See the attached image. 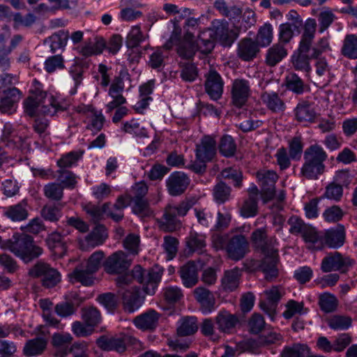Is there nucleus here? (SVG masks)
I'll return each mask as SVG.
<instances>
[{"label": "nucleus", "mask_w": 357, "mask_h": 357, "mask_svg": "<svg viewBox=\"0 0 357 357\" xmlns=\"http://www.w3.org/2000/svg\"><path fill=\"white\" fill-rule=\"evenodd\" d=\"M267 299L271 303V305L262 301L260 303V307L273 320L275 315V307L274 303L278 302L282 297V291L279 287L273 286L270 289L264 291Z\"/></svg>", "instance_id": "cd10ccee"}, {"label": "nucleus", "mask_w": 357, "mask_h": 357, "mask_svg": "<svg viewBox=\"0 0 357 357\" xmlns=\"http://www.w3.org/2000/svg\"><path fill=\"white\" fill-rule=\"evenodd\" d=\"M205 90L213 100H218L223 92V81L220 74L214 69H211L205 75Z\"/></svg>", "instance_id": "dca6fc26"}, {"label": "nucleus", "mask_w": 357, "mask_h": 357, "mask_svg": "<svg viewBox=\"0 0 357 357\" xmlns=\"http://www.w3.org/2000/svg\"><path fill=\"white\" fill-rule=\"evenodd\" d=\"M30 93L24 102L25 112L29 116H33L36 111L53 116L58 111L63 110L53 96L43 90L42 84L37 79L33 80Z\"/></svg>", "instance_id": "f257e3e1"}, {"label": "nucleus", "mask_w": 357, "mask_h": 357, "mask_svg": "<svg viewBox=\"0 0 357 357\" xmlns=\"http://www.w3.org/2000/svg\"><path fill=\"white\" fill-rule=\"evenodd\" d=\"M178 240L173 236H166L164 237L163 248L167 254V259H172L178 250Z\"/></svg>", "instance_id": "338daca9"}, {"label": "nucleus", "mask_w": 357, "mask_h": 357, "mask_svg": "<svg viewBox=\"0 0 357 357\" xmlns=\"http://www.w3.org/2000/svg\"><path fill=\"white\" fill-rule=\"evenodd\" d=\"M186 244L192 252H202L206 246L205 238L201 234L191 232L187 238Z\"/></svg>", "instance_id": "5fc2aeb1"}, {"label": "nucleus", "mask_w": 357, "mask_h": 357, "mask_svg": "<svg viewBox=\"0 0 357 357\" xmlns=\"http://www.w3.org/2000/svg\"><path fill=\"white\" fill-rule=\"evenodd\" d=\"M250 85L248 80L236 79L231 86V101L237 107H241L250 95Z\"/></svg>", "instance_id": "2eb2a0df"}, {"label": "nucleus", "mask_w": 357, "mask_h": 357, "mask_svg": "<svg viewBox=\"0 0 357 357\" xmlns=\"http://www.w3.org/2000/svg\"><path fill=\"white\" fill-rule=\"evenodd\" d=\"M138 341L129 335H116L114 337L101 336L97 340L98 347L105 351H116L123 353L128 344H135Z\"/></svg>", "instance_id": "9b49d317"}, {"label": "nucleus", "mask_w": 357, "mask_h": 357, "mask_svg": "<svg viewBox=\"0 0 357 357\" xmlns=\"http://www.w3.org/2000/svg\"><path fill=\"white\" fill-rule=\"evenodd\" d=\"M338 304L339 302L336 296L331 293L325 292L319 296V307L325 313L335 311Z\"/></svg>", "instance_id": "ea45409f"}, {"label": "nucleus", "mask_w": 357, "mask_h": 357, "mask_svg": "<svg viewBox=\"0 0 357 357\" xmlns=\"http://www.w3.org/2000/svg\"><path fill=\"white\" fill-rule=\"evenodd\" d=\"M231 188L222 181L218 183L213 190V196L215 202L222 204L229 200Z\"/></svg>", "instance_id": "37998d69"}, {"label": "nucleus", "mask_w": 357, "mask_h": 357, "mask_svg": "<svg viewBox=\"0 0 357 357\" xmlns=\"http://www.w3.org/2000/svg\"><path fill=\"white\" fill-rule=\"evenodd\" d=\"M311 48L298 45L297 50L291 56V63L296 70L309 73L311 70L310 61L312 59V54H309Z\"/></svg>", "instance_id": "a211bd4d"}, {"label": "nucleus", "mask_w": 357, "mask_h": 357, "mask_svg": "<svg viewBox=\"0 0 357 357\" xmlns=\"http://www.w3.org/2000/svg\"><path fill=\"white\" fill-rule=\"evenodd\" d=\"M193 294L203 313H211L214 310L215 298L210 290L204 287H198L194 289Z\"/></svg>", "instance_id": "6ab92c4d"}, {"label": "nucleus", "mask_w": 357, "mask_h": 357, "mask_svg": "<svg viewBox=\"0 0 357 357\" xmlns=\"http://www.w3.org/2000/svg\"><path fill=\"white\" fill-rule=\"evenodd\" d=\"M47 340L43 337H36L28 340L23 349V354L27 356L41 354L46 349Z\"/></svg>", "instance_id": "72a5a7b5"}, {"label": "nucleus", "mask_w": 357, "mask_h": 357, "mask_svg": "<svg viewBox=\"0 0 357 357\" xmlns=\"http://www.w3.org/2000/svg\"><path fill=\"white\" fill-rule=\"evenodd\" d=\"M144 40L142 32L139 26H134L128 35L126 45L128 48H133L139 45Z\"/></svg>", "instance_id": "774afa93"}, {"label": "nucleus", "mask_w": 357, "mask_h": 357, "mask_svg": "<svg viewBox=\"0 0 357 357\" xmlns=\"http://www.w3.org/2000/svg\"><path fill=\"white\" fill-rule=\"evenodd\" d=\"M251 241L255 249L264 256L278 259V251L275 248L277 241L275 237H268L265 228H259L252 231Z\"/></svg>", "instance_id": "423d86ee"}, {"label": "nucleus", "mask_w": 357, "mask_h": 357, "mask_svg": "<svg viewBox=\"0 0 357 357\" xmlns=\"http://www.w3.org/2000/svg\"><path fill=\"white\" fill-rule=\"evenodd\" d=\"M28 273L32 278H40L42 286L47 289L56 287L61 280V274L57 269L41 261L34 264Z\"/></svg>", "instance_id": "39448f33"}, {"label": "nucleus", "mask_w": 357, "mask_h": 357, "mask_svg": "<svg viewBox=\"0 0 357 357\" xmlns=\"http://www.w3.org/2000/svg\"><path fill=\"white\" fill-rule=\"evenodd\" d=\"M219 150L226 157L234 155L236 150L234 139L230 135H224L220 139Z\"/></svg>", "instance_id": "13d9d810"}, {"label": "nucleus", "mask_w": 357, "mask_h": 357, "mask_svg": "<svg viewBox=\"0 0 357 357\" xmlns=\"http://www.w3.org/2000/svg\"><path fill=\"white\" fill-rule=\"evenodd\" d=\"M104 256L105 254L102 251L99 250L95 252L90 256L86 263L84 264L85 268H87L90 272L94 274L99 269Z\"/></svg>", "instance_id": "69168bd1"}, {"label": "nucleus", "mask_w": 357, "mask_h": 357, "mask_svg": "<svg viewBox=\"0 0 357 357\" xmlns=\"http://www.w3.org/2000/svg\"><path fill=\"white\" fill-rule=\"evenodd\" d=\"M0 247L8 249L25 263L31 262L43 253V249L35 245L33 238L26 234L14 235L8 241H3L0 236Z\"/></svg>", "instance_id": "f03ea898"}, {"label": "nucleus", "mask_w": 357, "mask_h": 357, "mask_svg": "<svg viewBox=\"0 0 357 357\" xmlns=\"http://www.w3.org/2000/svg\"><path fill=\"white\" fill-rule=\"evenodd\" d=\"M287 55V50L282 43H278L269 47L266 53L265 63L268 66L274 67Z\"/></svg>", "instance_id": "c85d7f7f"}, {"label": "nucleus", "mask_w": 357, "mask_h": 357, "mask_svg": "<svg viewBox=\"0 0 357 357\" xmlns=\"http://www.w3.org/2000/svg\"><path fill=\"white\" fill-rule=\"evenodd\" d=\"M336 19L337 17L331 10L321 11L317 15L319 32L321 33L327 30Z\"/></svg>", "instance_id": "603ef678"}, {"label": "nucleus", "mask_w": 357, "mask_h": 357, "mask_svg": "<svg viewBox=\"0 0 357 357\" xmlns=\"http://www.w3.org/2000/svg\"><path fill=\"white\" fill-rule=\"evenodd\" d=\"M107 238L105 227L98 225L85 237L84 241L80 245L82 249L94 248L102 245Z\"/></svg>", "instance_id": "393cba45"}, {"label": "nucleus", "mask_w": 357, "mask_h": 357, "mask_svg": "<svg viewBox=\"0 0 357 357\" xmlns=\"http://www.w3.org/2000/svg\"><path fill=\"white\" fill-rule=\"evenodd\" d=\"M214 8L223 16L229 19H234L240 16L242 10L240 8L233 6L229 7L225 0H216Z\"/></svg>", "instance_id": "c03bdc74"}, {"label": "nucleus", "mask_w": 357, "mask_h": 357, "mask_svg": "<svg viewBox=\"0 0 357 357\" xmlns=\"http://www.w3.org/2000/svg\"><path fill=\"white\" fill-rule=\"evenodd\" d=\"M261 98L267 108L273 112H282L285 109L284 101L276 93L264 92L261 94Z\"/></svg>", "instance_id": "c9c22d12"}, {"label": "nucleus", "mask_w": 357, "mask_h": 357, "mask_svg": "<svg viewBox=\"0 0 357 357\" xmlns=\"http://www.w3.org/2000/svg\"><path fill=\"white\" fill-rule=\"evenodd\" d=\"M278 259L264 256L260 262L252 259H247L244 263V266L248 271H262L265 279L267 281H272L278 276Z\"/></svg>", "instance_id": "0eeeda50"}, {"label": "nucleus", "mask_w": 357, "mask_h": 357, "mask_svg": "<svg viewBox=\"0 0 357 357\" xmlns=\"http://www.w3.org/2000/svg\"><path fill=\"white\" fill-rule=\"evenodd\" d=\"M82 302V298L76 292L69 293L65 296L64 301L54 306V312L61 318L71 317L76 313Z\"/></svg>", "instance_id": "4468645a"}, {"label": "nucleus", "mask_w": 357, "mask_h": 357, "mask_svg": "<svg viewBox=\"0 0 357 357\" xmlns=\"http://www.w3.org/2000/svg\"><path fill=\"white\" fill-rule=\"evenodd\" d=\"M257 213V198L253 196H250L246 199L241 208V214L244 218H250L256 215Z\"/></svg>", "instance_id": "680f3d73"}, {"label": "nucleus", "mask_w": 357, "mask_h": 357, "mask_svg": "<svg viewBox=\"0 0 357 357\" xmlns=\"http://www.w3.org/2000/svg\"><path fill=\"white\" fill-rule=\"evenodd\" d=\"M193 205L192 200L185 199L178 206H167L162 217L158 220L160 229L165 231H174L180 228L181 223L178 216H184Z\"/></svg>", "instance_id": "20e7f679"}, {"label": "nucleus", "mask_w": 357, "mask_h": 357, "mask_svg": "<svg viewBox=\"0 0 357 357\" xmlns=\"http://www.w3.org/2000/svg\"><path fill=\"white\" fill-rule=\"evenodd\" d=\"M304 163L301 169V176L309 179L316 180L325 170L324 162L327 158V154L322 147L319 145H312L304 151Z\"/></svg>", "instance_id": "7ed1b4c3"}, {"label": "nucleus", "mask_w": 357, "mask_h": 357, "mask_svg": "<svg viewBox=\"0 0 357 357\" xmlns=\"http://www.w3.org/2000/svg\"><path fill=\"white\" fill-rule=\"evenodd\" d=\"M160 314L153 310H150L133 319L135 326L142 330H153L158 324L160 319Z\"/></svg>", "instance_id": "b1692460"}, {"label": "nucleus", "mask_w": 357, "mask_h": 357, "mask_svg": "<svg viewBox=\"0 0 357 357\" xmlns=\"http://www.w3.org/2000/svg\"><path fill=\"white\" fill-rule=\"evenodd\" d=\"M218 329L224 333H231L239 323L238 317L228 311H220L215 318Z\"/></svg>", "instance_id": "aec40b11"}, {"label": "nucleus", "mask_w": 357, "mask_h": 357, "mask_svg": "<svg viewBox=\"0 0 357 357\" xmlns=\"http://www.w3.org/2000/svg\"><path fill=\"white\" fill-rule=\"evenodd\" d=\"M287 89L296 94H301L305 89L304 82L296 73H289L285 79Z\"/></svg>", "instance_id": "3c124183"}, {"label": "nucleus", "mask_w": 357, "mask_h": 357, "mask_svg": "<svg viewBox=\"0 0 357 357\" xmlns=\"http://www.w3.org/2000/svg\"><path fill=\"white\" fill-rule=\"evenodd\" d=\"M326 321L331 328L343 331L351 326L352 319L348 316L335 314L328 318Z\"/></svg>", "instance_id": "de8ad7c7"}, {"label": "nucleus", "mask_w": 357, "mask_h": 357, "mask_svg": "<svg viewBox=\"0 0 357 357\" xmlns=\"http://www.w3.org/2000/svg\"><path fill=\"white\" fill-rule=\"evenodd\" d=\"M68 38V31L60 30L46 39L45 42L50 43L51 51L55 52L56 50L63 48L66 45Z\"/></svg>", "instance_id": "49530a36"}, {"label": "nucleus", "mask_w": 357, "mask_h": 357, "mask_svg": "<svg viewBox=\"0 0 357 357\" xmlns=\"http://www.w3.org/2000/svg\"><path fill=\"white\" fill-rule=\"evenodd\" d=\"M193 35L190 32H186L183 39L177 44L176 52L178 56L184 59H190L197 51Z\"/></svg>", "instance_id": "bb28decb"}, {"label": "nucleus", "mask_w": 357, "mask_h": 357, "mask_svg": "<svg viewBox=\"0 0 357 357\" xmlns=\"http://www.w3.org/2000/svg\"><path fill=\"white\" fill-rule=\"evenodd\" d=\"M132 259L123 251H116L109 255L103 262L106 273L115 275L121 274L130 266Z\"/></svg>", "instance_id": "9d476101"}, {"label": "nucleus", "mask_w": 357, "mask_h": 357, "mask_svg": "<svg viewBox=\"0 0 357 357\" xmlns=\"http://www.w3.org/2000/svg\"><path fill=\"white\" fill-rule=\"evenodd\" d=\"M190 182L188 176L181 172H175L168 177L166 183L168 192L172 196H178L183 194Z\"/></svg>", "instance_id": "f3484780"}, {"label": "nucleus", "mask_w": 357, "mask_h": 357, "mask_svg": "<svg viewBox=\"0 0 357 357\" xmlns=\"http://www.w3.org/2000/svg\"><path fill=\"white\" fill-rule=\"evenodd\" d=\"M249 252V243L243 234L234 235L229 238L226 246V252L228 257L238 261Z\"/></svg>", "instance_id": "f8f14e48"}, {"label": "nucleus", "mask_w": 357, "mask_h": 357, "mask_svg": "<svg viewBox=\"0 0 357 357\" xmlns=\"http://www.w3.org/2000/svg\"><path fill=\"white\" fill-rule=\"evenodd\" d=\"M48 1L51 6H48L45 3H40L34 8V11L36 13L52 12L69 8V0H48Z\"/></svg>", "instance_id": "864d4df0"}, {"label": "nucleus", "mask_w": 357, "mask_h": 357, "mask_svg": "<svg viewBox=\"0 0 357 357\" xmlns=\"http://www.w3.org/2000/svg\"><path fill=\"white\" fill-rule=\"evenodd\" d=\"M72 282H78L84 286H91L93 284V273L90 272L84 265L80 264L68 275Z\"/></svg>", "instance_id": "473e14b6"}, {"label": "nucleus", "mask_w": 357, "mask_h": 357, "mask_svg": "<svg viewBox=\"0 0 357 357\" xmlns=\"http://www.w3.org/2000/svg\"><path fill=\"white\" fill-rule=\"evenodd\" d=\"M162 273L163 268L158 266H155L146 271L144 291L147 294L154 293V289L160 281Z\"/></svg>", "instance_id": "f704fd0d"}, {"label": "nucleus", "mask_w": 357, "mask_h": 357, "mask_svg": "<svg viewBox=\"0 0 357 357\" xmlns=\"http://www.w3.org/2000/svg\"><path fill=\"white\" fill-rule=\"evenodd\" d=\"M197 265L193 261H190L182 266L179 270V274L183 284L187 288L195 286L199 281Z\"/></svg>", "instance_id": "5701e85b"}, {"label": "nucleus", "mask_w": 357, "mask_h": 357, "mask_svg": "<svg viewBox=\"0 0 357 357\" xmlns=\"http://www.w3.org/2000/svg\"><path fill=\"white\" fill-rule=\"evenodd\" d=\"M345 241V231L342 225L327 230L324 235V242L332 248L341 247Z\"/></svg>", "instance_id": "7c9ffc66"}, {"label": "nucleus", "mask_w": 357, "mask_h": 357, "mask_svg": "<svg viewBox=\"0 0 357 357\" xmlns=\"http://www.w3.org/2000/svg\"><path fill=\"white\" fill-rule=\"evenodd\" d=\"M124 308L128 312L137 310L143 303V298L139 296V289L132 287L122 293Z\"/></svg>", "instance_id": "a878e982"}, {"label": "nucleus", "mask_w": 357, "mask_h": 357, "mask_svg": "<svg viewBox=\"0 0 357 357\" xmlns=\"http://www.w3.org/2000/svg\"><path fill=\"white\" fill-rule=\"evenodd\" d=\"M257 177L261 188V197L264 202H267L275 195V185L278 176L273 170L262 169L257 172Z\"/></svg>", "instance_id": "ddd939ff"}, {"label": "nucleus", "mask_w": 357, "mask_h": 357, "mask_svg": "<svg viewBox=\"0 0 357 357\" xmlns=\"http://www.w3.org/2000/svg\"><path fill=\"white\" fill-rule=\"evenodd\" d=\"M259 52L258 44L250 38H245L238 43L237 56L243 61L254 59Z\"/></svg>", "instance_id": "412c9836"}, {"label": "nucleus", "mask_w": 357, "mask_h": 357, "mask_svg": "<svg viewBox=\"0 0 357 357\" xmlns=\"http://www.w3.org/2000/svg\"><path fill=\"white\" fill-rule=\"evenodd\" d=\"M216 153V142L210 136L202 138L201 143L197 145L196 158L202 161H210Z\"/></svg>", "instance_id": "4be33fe9"}, {"label": "nucleus", "mask_w": 357, "mask_h": 357, "mask_svg": "<svg viewBox=\"0 0 357 357\" xmlns=\"http://www.w3.org/2000/svg\"><path fill=\"white\" fill-rule=\"evenodd\" d=\"M64 67V59L60 54L50 56L45 61V69L49 73L63 69Z\"/></svg>", "instance_id": "0e129e2a"}, {"label": "nucleus", "mask_w": 357, "mask_h": 357, "mask_svg": "<svg viewBox=\"0 0 357 357\" xmlns=\"http://www.w3.org/2000/svg\"><path fill=\"white\" fill-rule=\"evenodd\" d=\"M27 202L22 200L21 202L10 206L4 212V215L13 221H22L27 218Z\"/></svg>", "instance_id": "e433bc0d"}, {"label": "nucleus", "mask_w": 357, "mask_h": 357, "mask_svg": "<svg viewBox=\"0 0 357 357\" xmlns=\"http://www.w3.org/2000/svg\"><path fill=\"white\" fill-rule=\"evenodd\" d=\"M309 353V347L305 344H294L291 347H286L281 357H305Z\"/></svg>", "instance_id": "4d7b16f0"}, {"label": "nucleus", "mask_w": 357, "mask_h": 357, "mask_svg": "<svg viewBox=\"0 0 357 357\" xmlns=\"http://www.w3.org/2000/svg\"><path fill=\"white\" fill-rule=\"evenodd\" d=\"M354 264V259L338 252H330L321 261V269L324 273L341 271L345 273Z\"/></svg>", "instance_id": "1a4fd4ad"}, {"label": "nucleus", "mask_w": 357, "mask_h": 357, "mask_svg": "<svg viewBox=\"0 0 357 357\" xmlns=\"http://www.w3.org/2000/svg\"><path fill=\"white\" fill-rule=\"evenodd\" d=\"M342 54L349 59H357V36L354 34L347 35L343 46Z\"/></svg>", "instance_id": "a18cd8bd"}, {"label": "nucleus", "mask_w": 357, "mask_h": 357, "mask_svg": "<svg viewBox=\"0 0 357 357\" xmlns=\"http://www.w3.org/2000/svg\"><path fill=\"white\" fill-rule=\"evenodd\" d=\"M214 38L210 30L202 31L198 36L197 43H195L197 45V50H199L205 54L210 53L214 47Z\"/></svg>", "instance_id": "a19ab883"}, {"label": "nucleus", "mask_w": 357, "mask_h": 357, "mask_svg": "<svg viewBox=\"0 0 357 357\" xmlns=\"http://www.w3.org/2000/svg\"><path fill=\"white\" fill-rule=\"evenodd\" d=\"M82 312V319L88 326H96L101 320L100 312L94 307L83 308Z\"/></svg>", "instance_id": "8fccbe9b"}, {"label": "nucleus", "mask_w": 357, "mask_h": 357, "mask_svg": "<svg viewBox=\"0 0 357 357\" xmlns=\"http://www.w3.org/2000/svg\"><path fill=\"white\" fill-rule=\"evenodd\" d=\"M208 30H210L213 36L222 45L228 46L234 42L239 34L238 29H229V24L225 20H214Z\"/></svg>", "instance_id": "6e6552de"}, {"label": "nucleus", "mask_w": 357, "mask_h": 357, "mask_svg": "<svg viewBox=\"0 0 357 357\" xmlns=\"http://www.w3.org/2000/svg\"><path fill=\"white\" fill-rule=\"evenodd\" d=\"M241 272L238 268L226 271L221 280L223 289L226 291H234L239 284Z\"/></svg>", "instance_id": "58836bf2"}, {"label": "nucleus", "mask_w": 357, "mask_h": 357, "mask_svg": "<svg viewBox=\"0 0 357 357\" xmlns=\"http://www.w3.org/2000/svg\"><path fill=\"white\" fill-rule=\"evenodd\" d=\"M197 320L195 317H187L181 319L180 325L177 328L179 336H188L194 334L198 329Z\"/></svg>", "instance_id": "79ce46f5"}, {"label": "nucleus", "mask_w": 357, "mask_h": 357, "mask_svg": "<svg viewBox=\"0 0 357 357\" xmlns=\"http://www.w3.org/2000/svg\"><path fill=\"white\" fill-rule=\"evenodd\" d=\"M303 31L299 42V45L312 48L315 37L317 24L314 19L308 18L302 25Z\"/></svg>", "instance_id": "2f4dec72"}, {"label": "nucleus", "mask_w": 357, "mask_h": 357, "mask_svg": "<svg viewBox=\"0 0 357 357\" xmlns=\"http://www.w3.org/2000/svg\"><path fill=\"white\" fill-rule=\"evenodd\" d=\"M295 116L300 122H312L316 117L313 107L306 102H302L295 108Z\"/></svg>", "instance_id": "4c0bfd02"}, {"label": "nucleus", "mask_w": 357, "mask_h": 357, "mask_svg": "<svg viewBox=\"0 0 357 357\" xmlns=\"http://www.w3.org/2000/svg\"><path fill=\"white\" fill-rule=\"evenodd\" d=\"M20 99V91L18 89H12L11 91L0 94V112L11 114Z\"/></svg>", "instance_id": "c756f323"}, {"label": "nucleus", "mask_w": 357, "mask_h": 357, "mask_svg": "<svg viewBox=\"0 0 357 357\" xmlns=\"http://www.w3.org/2000/svg\"><path fill=\"white\" fill-rule=\"evenodd\" d=\"M109 203H105L101 207L94 205H88L85 207V211L89 214L94 222H97L103 218V215L109 208Z\"/></svg>", "instance_id": "e2e57ef3"}, {"label": "nucleus", "mask_w": 357, "mask_h": 357, "mask_svg": "<svg viewBox=\"0 0 357 357\" xmlns=\"http://www.w3.org/2000/svg\"><path fill=\"white\" fill-rule=\"evenodd\" d=\"M61 206L47 204L41 210L42 217L47 221L56 222L61 216Z\"/></svg>", "instance_id": "bf43d9fd"}, {"label": "nucleus", "mask_w": 357, "mask_h": 357, "mask_svg": "<svg viewBox=\"0 0 357 357\" xmlns=\"http://www.w3.org/2000/svg\"><path fill=\"white\" fill-rule=\"evenodd\" d=\"M58 173V181L64 188H74L77 184L76 176L75 175L70 171L65 169H60L57 171Z\"/></svg>", "instance_id": "052dcab7"}, {"label": "nucleus", "mask_w": 357, "mask_h": 357, "mask_svg": "<svg viewBox=\"0 0 357 357\" xmlns=\"http://www.w3.org/2000/svg\"><path fill=\"white\" fill-rule=\"evenodd\" d=\"M45 196L52 200L59 201L63 195V188L58 183H50L46 184L43 188Z\"/></svg>", "instance_id": "6e6d98bb"}, {"label": "nucleus", "mask_w": 357, "mask_h": 357, "mask_svg": "<svg viewBox=\"0 0 357 357\" xmlns=\"http://www.w3.org/2000/svg\"><path fill=\"white\" fill-rule=\"evenodd\" d=\"M273 40V28L270 24H265L261 26L257 32L256 43L259 47H266L269 45Z\"/></svg>", "instance_id": "09e8293b"}]
</instances>
